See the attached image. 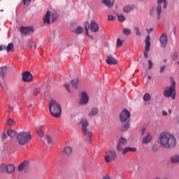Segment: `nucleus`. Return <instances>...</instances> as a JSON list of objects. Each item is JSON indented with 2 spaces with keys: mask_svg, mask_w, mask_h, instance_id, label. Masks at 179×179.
I'll return each mask as SVG.
<instances>
[{
  "mask_svg": "<svg viewBox=\"0 0 179 179\" xmlns=\"http://www.w3.org/2000/svg\"><path fill=\"white\" fill-rule=\"evenodd\" d=\"M158 143L165 149H173L177 145V140L172 134L168 131H162L159 135Z\"/></svg>",
  "mask_w": 179,
  "mask_h": 179,
  "instance_id": "nucleus-1",
  "label": "nucleus"
},
{
  "mask_svg": "<svg viewBox=\"0 0 179 179\" xmlns=\"http://www.w3.org/2000/svg\"><path fill=\"white\" fill-rule=\"evenodd\" d=\"M49 111L52 117H55V118H59L61 114H62L61 104L55 99H51L49 101Z\"/></svg>",
  "mask_w": 179,
  "mask_h": 179,
  "instance_id": "nucleus-2",
  "label": "nucleus"
},
{
  "mask_svg": "<svg viewBox=\"0 0 179 179\" xmlns=\"http://www.w3.org/2000/svg\"><path fill=\"white\" fill-rule=\"evenodd\" d=\"M32 138L33 136H31L30 131H22L16 135L17 142H18L20 146H25Z\"/></svg>",
  "mask_w": 179,
  "mask_h": 179,
  "instance_id": "nucleus-3",
  "label": "nucleus"
},
{
  "mask_svg": "<svg viewBox=\"0 0 179 179\" xmlns=\"http://www.w3.org/2000/svg\"><path fill=\"white\" fill-rule=\"evenodd\" d=\"M157 6H155L151 10V15L157 14V17L158 20H160L162 17V3L163 4V8L166 9L167 8V0H156Z\"/></svg>",
  "mask_w": 179,
  "mask_h": 179,
  "instance_id": "nucleus-4",
  "label": "nucleus"
},
{
  "mask_svg": "<svg viewBox=\"0 0 179 179\" xmlns=\"http://www.w3.org/2000/svg\"><path fill=\"white\" fill-rule=\"evenodd\" d=\"M80 124L81 125V129L83 135L87 136V142L88 143H91L92 136L93 134L91 131L87 130V127H89V122L86 119H81V120L80 121Z\"/></svg>",
  "mask_w": 179,
  "mask_h": 179,
  "instance_id": "nucleus-5",
  "label": "nucleus"
},
{
  "mask_svg": "<svg viewBox=\"0 0 179 179\" xmlns=\"http://www.w3.org/2000/svg\"><path fill=\"white\" fill-rule=\"evenodd\" d=\"M85 29L86 36H89V29L91 30L92 33H97V31L100 30V25L94 20H92L90 23L85 22Z\"/></svg>",
  "mask_w": 179,
  "mask_h": 179,
  "instance_id": "nucleus-6",
  "label": "nucleus"
},
{
  "mask_svg": "<svg viewBox=\"0 0 179 179\" xmlns=\"http://www.w3.org/2000/svg\"><path fill=\"white\" fill-rule=\"evenodd\" d=\"M165 97H171L173 100L176 99V81L173 80L171 82V86L170 87L166 88L164 93Z\"/></svg>",
  "mask_w": 179,
  "mask_h": 179,
  "instance_id": "nucleus-7",
  "label": "nucleus"
},
{
  "mask_svg": "<svg viewBox=\"0 0 179 179\" xmlns=\"http://www.w3.org/2000/svg\"><path fill=\"white\" fill-rule=\"evenodd\" d=\"M117 159V153L114 150H109L106 152L104 160L106 163H111Z\"/></svg>",
  "mask_w": 179,
  "mask_h": 179,
  "instance_id": "nucleus-8",
  "label": "nucleus"
},
{
  "mask_svg": "<svg viewBox=\"0 0 179 179\" xmlns=\"http://www.w3.org/2000/svg\"><path fill=\"white\" fill-rule=\"evenodd\" d=\"M0 169L1 173H7V174H12L13 171H15V165L12 164H9L7 165L1 164Z\"/></svg>",
  "mask_w": 179,
  "mask_h": 179,
  "instance_id": "nucleus-9",
  "label": "nucleus"
},
{
  "mask_svg": "<svg viewBox=\"0 0 179 179\" xmlns=\"http://www.w3.org/2000/svg\"><path fill=\"white\" fill-rule=\"evenodd\" d=\"M129 118H131V113L127 109L123 110L120 114V122H125L126 121H128Z\"/></svg>",
  "mask_w": 179,
  "mask_h": 179,
  "instance_id": "nucleus-10",
  "label": "nucleus"
},
{
  "mask_svg": "<svg viewBox=\"0 0 179 179\" xmlns=\"http://www.w3.org/2000/svg\"><path fill=\"white\" fill-rule=\"evenodd\" d=\"M20 31L23 36H30L34 33V28L33 27H22Z\"/></svg>",
  "mask_w": 179,
  "mask_h": 179,
  "instance_id": "nucleus-11",
  "label": "nucleus"
},
{
  "mask_svg": "<svg viewBox=\"0 0 179 179\" xmlns=\"http://www.w3.org/2000/svg\"><path fill=\"white\" fill-rule=\"evenodd\" d=\"M57 17L54 14H52L51 12L48 11L43 19V22L46 24H50V22H55Z\"/></svg>",
  "mask_w": 179,
  "mask_h": 179,
  "instance_id": "nucleus-12",
  "label": "nucleus"
},
{
  "mask_svg": "<svg viewBox=\"0 0 179 179\" xmlns=\"http://www.w3.org/2000/svg\"><path fill=\"white\" fill-rule=\"evenodd\" d=\"M150 51V36H147L145 38V46L144 51L145 58H149V55L148 52Z\"/></svg>",
  "mask_w": 179,
  "mask_h": 179,
  "instance_id": "nucleus-13",
  "label": "nucleus"
},
{
  "mask_svg": "<svg viewBox=\"0 0 179 179\" xmlns=\"http://www.w3.org/2000/svg\"><path fill=\"white\" fill-rule=\"evenodd\" d=\"M22 78L23 82H25V83H30V82H33V75L29 71L22 73Z\"/></svg>",
  "mask_w": 179,
  "mask_h": 179,
  "instance_id": "nucleus-14",
  "label": "nucleus"
},
{
  "mask_svg": "<svg viewBox=\"0 0 179 179\" xmlns=\"http://www.w3.org/2000/svg\"><path fill=\"white\" fill-rule=\"evenodd\" d=\"M89 103V96L85 92H81V96L80 99V104L82 106H86Z\"/></svg>",
  "mask_w": 179,
  "mask_h": 179,
  "instance_id": "nucleus-15",
  "label": "nucleus"
},
{
  "mask_svg": "<svg viewBox=\"0 0 179 179\" xmlns=\"http://www.w3.org/2000/svg\"><path fill=\"white\" fill-rule=\"evenodd\" d=\"M167 34L166 33H162L159 38L160 45L162 48H165V47L167 46Z\"/></svg>",
  "mask_w": 179,
  "mask_h": 179,
  "instance_id": "nucleus-16",
  "label": "nucleus"
},
{
  "mask_svg": "<svg viewBox=\"0 0 179 179\" xmlns=\"http://www.w3.org/2000/svg\"><path fill=\"white\" fill-rule=\"evenodd\" d=\"M127 143H128V141L125 139V138L121 137L117 145V150L118 152H121V150H122V148L126 146Z\"/></svg>",
  "mask_w": 179,
  "mask_h": 179,
  "instance_id": "nucleus-17",
  "label": "nucleus"
},
{
  "mask_svg": "<svg viewBox=\"0 0 179 179\" xmlns=\"http://www.w3.org/2000/svg\"><path fill=\"white\" fill-rule=\"evenodd\" d=\"M13 49V43H10L7 46L1 45H0V51H7V52H10Z\"/></svg>",
  "mask_w": 179,
  "mask_h": 179,
  "instance_id": "nucleus-18",
  "label": "nucleus"
},
{
  "mask_svg": "<svg viewBox=\"0 0 179 179\" xmlns=\"http://www.w3.org/2000/svg\"><path fill=\"white\" fill-rule=\"evenodd\" d=\"M135 9V6L134 5H126L123 7V11L124 13H129Z\"/></svg>",
  "mask_w": 179,
  "mask_h": 179,
  "instance_id": "nucleus-19",
  "label": "nucleus"
},
{
  "mask_svg": "<svg viewBox=\"0 0 179 179\" xmlns=\"http://www.w3.org/2000/svg\"><path fill=\"white\" fill-rule=\"evenodd\" d=\"M106 64L108 65H115L117 64V60L113 56H108L106 59Z\"/></svg>",
  "mask_w": 179,
  "mask_h": 179,
  "instance_id": "nucleus-20",
  "label": "nucleus"
},
{
  "mask_svg": "<svg viewBox=\"0 0 179 179\" xmlns=\"http://www.w3.org/2000/svg\"><path fill=\"white\" fill-rule=\"evenodd\" d=\"M97 114H99V108H92L88 113V117L89 118H92V117H94V115H97Z\"/></svg>",
  "mask_w": 179,
  "mask_h": 179,
  "instance_id": "nucleus-21",
  "label": "nucleus"
},
{
  "mask_svg": "<svg viewBox=\"0 0 179 179\" xmlns=\"http://www.w3.org/2000/svg\"><path fill=\"white\" fill-rule=\"evenodd\" d=\"M122 155H127L128 152H136V148L126 147L121 150Z\"/></svg>",
  "mask_w": 179,
  "mask_h": 179,
  "instance_id": "nucleus-22",
  "label": "nucleus"
},
{
  "mask_svg": "<svg viewBox=\"0 0 179 179\" xmlns=\"http://www.w3.org/2000/svg\"><path fill=\"white\" fill-rule=\"evenodd\" d=\"M63 152L64 155H66V156H71L73 152L72 147L71 146L65 147Z\"/></svg>",
  "mask_w": 179,
  "mask_h": 179,
  "instance_id": "nucleus-23",
  "label": "nucleus"
},
{
  "mask_svg": "<svg viewBox=\"0 0 179 179\" xmlns=\"http://www.w3.org/2000/svg\"><path fill=\"white\" fill-rule=\"evenodd\" d=\"M7 71H8V67L6 66L0 67V78H1L3 80V78H5V75H6Z\"/></svg>",
  "mask_w": 179,
  "mask_h": 179,
  "instance_id": "nucleus-24",
  "label": "nucleus"
},
{
  "mask_svg": "<svg viewBox=\"0 0 179 179\" xmlns=\"http://www.w3.org/2000/svg\"><path fill=\"white\" fill-rule=\"evenodd\" d=\"M152 141V134L147 133V136L143 138V143L148 144Z\"/></svg>",
  "mask_w": 179,
  "mask_h": 179,
  "instance_id": "nucleus-25",
  "label": "nucleus"
},
{
  "mask_svg": "<svg viewBox=\"0 0 179 179\" xmlns=\"http://www.w3.org/2000/svg\"><path fill=\"white\" fill-rule=\"evenodd\" d=\"M102 3L108 8H112L114 6V0H102Z\"/></svg>",
  "mask_w": 179,
  "mask_h": 179,
  "instance_id": "nucleus-26",
  "label": "nucleus"
},
{
  "mask_svg": "<svg viewBox=\"0 0 179 179\" xmlns=\"http://www.w3.org/2000/svg\"><path fill=\"white\" fill-rule=\"evenodd\" d=\"M36 132L40 138H44V131H43V126L36 127Z\"/></svg>",
  "mask_w": 179,
  "mask_h": 179,
  "instance_id": "nucleus-27",
  "label": "nucleus"
},
{
  "mask_svg": "<svg viewBox=\"0 0 179 179\" xmlns=\"http://www.w3.org/2000/svg\"><path fill=\"white\" fill-rule=\"evenodd\" d=\"M27 164H29L28 162H23L18 166L19 171H23L25 167H27Z\"/></svg>",
  "mask_w": 179,
  "mask_h": 179,
  "instance_id": "nucleus-28",
  "label": "nucleus"
},
{
  "mask_svg": "<svg viewBox=\"0 0 179 179\" xmlns=\"http://www.w3.org/2000/svg\"><path fill=\"white\" fill-rule=\"evenodd\" d=\"M171 163L176 164L179 163V155H174L171 157Z\"/></svg>",
  "mask_w": 179,
  "mask_h": 179,
  "instance_id": "nucleus-29",
  "label": "nucleus"
},
{
  "mask_svg": "<svg viewBox=\"0 0 179 179\" xmlns=\"http://www.w3.org/2000/svg\"><path fill=\"white\" fill-rule=\"evenodd\" d=\"M7 135L10 136V138H15V136H16L17 134H16V131L13 130H8L7 131Z\"/></svg>",
  "mask_w": 179,
  "mask_h": 179,
  "instance_id": "nucleus-30",
  "label": "nucleus"
},
{
  "mask_svg": "<svg viewBox=\"0 0 179 179\" xmlns=\"http://www.w3.org/2000/svg\"><path fill=\"white\" fill-rule=\"evenodd\" d=\"M71 83L75 89H78V85L79 84V80H78V78L71 80Z\"/></svg>",
  "mask_w": 179,
  "mask_h": 179,
  "instance_id": "nucleus-31",
  "label": "nucleus"
},
{
  "mask_svg": "<svg viewBox=\"0 0 179 179\" xmlns=\"http://www.w3.org/2000/svg\"><path fill=\"white\" fill-rule=\"evenodd\" d=\"M143 100L144 101H150V100H152V96H150V94H145L143 96Z\"/></svg>",
  "mask_w": 179,
  "mask_h": 179,
  "instance_id": "nucleus-32",
  "label": "nucleus"
},
{
  "mask_svg": "<svg viewBox=\"0 0 179 179\" xmlns=\"http://www.w3.org/2000/svg\"><path fill=\"white\" fill-rule=\"evenodd\" d=\"M122 33L124 34V36H129L131 34V29L129 28H124L122 29Z\"/></svg>",
  "mask_w": 179,
  "mask_h": 179,
  "instance_id": "nucleus-33",
  "label": "nucleus"
},
{
  "mask_svg": "<svg viewBox=\"0 0 179 179\" xmlns=\"http://www.w3.org/2000/svg\"><path fill=\"white\" fill-rule=\"evenodd\" d=\"M74 33L76 34H82V33H83V28L81 27H78L77 29L74 31Z\"/></svg>",
  "mask_w": 179,
  "mask_h": 179,
  "instance_id": "nucleus-34",
  "label": "nucleus"
},
{
  "mask_svg": "<svg viewBox=\"0 0 179 179\" xmlns=\"http://www.w3.org/2000/svg\"><path fill=\"white\" fill-rule=\"evenodd\" d=\"M7 124L9 125V127H13V125H15V120L12 118H8L7 120Z\"/></svg>",
  "mask_w": 179,
  "mask_h": 179,
  "instance_id": "nucleus-35",
  "label": "nucleus"
},
{
  "mask_svg": "<svg viewBox=\"0 0 179 179\" xmlns=\"http://www.w3.org/2000/svg\"><path fill=\"white\" fill-rule=\"evenodd\" d=\"M117 19L119 22H125V16H124L122 14H118L117 15Z\"/></svg>",
  "mask_w": 179,
  "mask_h": 179,
  "instance_id": "nucleus-36",
  "label": "nucleus"
},
{
  "mask_svg": "<svg viewBox=\"0 0 179 179\" xmlns=\"http://www.w3.org/2000/svg\"><path fill=\"white\" fill-rule=\"evenodd\" d=\"M129 122H128L127 124H124L121 127V131H127V129H128V128H129Z\"/></svg>",
  "mask_w": 179,
  "mask_h": 179,
  "instance_id": "nucleus-37",
  "label": "nucleus"
},
{
  "mask_svg": "<svg viewBox=\"0 0 179 179\" xmlns=\"http://www.w3.org/2000/svg\"><path fill=\"white\" fill-rule=\"evenodd\" d=\"M41 90L39 87L35 88L33 92L34 96H37V94H40Z\"/></svg>",
  "mask_w": 179,
  "mask_h": 179,
  "instance_id": "nucleus-38",
  "label": "nucleus"
},
{
  "mask_svg": "<svg viewBox=\"0 0 179 179\" xmlns=\"http://www.w3.org/2000/svg\"><path fill=\"white\" fill-rule=\"evenodd\" d=\"M124 43V41H122L121 39L117 38V43L116 47H122V44Z\"/></svg>",
  "mask_w": 179,
  "mask_h": 179,
  "instance_id": "nucleus-39",
  "label": "nucleus"
},
{
  "mask_svg": "<svg viewBox=\"0 0 179 179\" xmlns=\"http://www.w3.org/2000/svg\"><path fill=\"white\" fill-rule=\"evenodd\" d=\"M108 20L113 22V21L115 20V17H114V15H109L108 16Z\"/></svg>",
  "mask_w": 179,
  "mask_h": 179,
  "instance_id": "nucleus-40",
  "label": "nucleus"
},
{
  "mask_svg": "<svg viewBox=\"0 0 179 179\" xmlns=\"http://www.w3.org/2000/svg\"><path fill=\"white\" fill-rule=\"evenodd\" d=\"M29 46L30 47V48H36V43L33 41L29 42Z\"/></svg>",
  "mask_w": 179,
  "mask_h": 179,
  "instance_id": "nucleus-41",
  "label": "nucleus"
},
{
  "mask_svg": "<svg viewBox=\"0 0 179 179\" xmlns=\"http://www.w3.org/2000/svg\"><path fill=\"white\" fill-rule=\"evenodd\" d=\"M152 150L153 152H159V147H157V145H152Z\"/></svg>",
  "mask_w": 179,
  "mask_h": 179,
  "instance_id": "nucleus-42",
  "label": "nucleus"
},
{
  "mask_svg": "<svg viewBox=\"0 0 179 179\" xmlns=\"http://www.w3.org/2000/svg\"><path fill=\"white\" fill-rule=\"evenodd\" d=\"M46 141L48 143H50V144L52 143V139H51V136H46Z\"/></svg>",
  "mask_w": 179,
  "mask_h": 179,
  "instance_id": "nucleus-43",
  "label": "nucleus"
},
{
  "mask_svg": "<svg viewBox=\"0 0 179 179\" xmlns=\"http://www.w3.org/2000/svg\"><path fill=\"white\" fill-rule=\"evenodd\" d=\"M153 68V62L150 61V59L148 60V69H152Z\"/></svg>",
  "mask_w": 179,
  "mask_h": 179,
  "instance_id": "nucleus-44",
  "label": "nucleus"
},
{
  "mask_svg": "<svg viewBox=\"0 0 179 179\" xmlns=\"http://www.w3.org/2000/svg\"><path fill=\"white\" fill-rule=\"evenodd\" d=\"M134 30L136 31V36H141L142 34L139 31V28L135 27Z\"/></svg>",
  "mask_w": 179,
  "mask_h": 179,
  "instance_id": "nucleus-45",
  "label": "nucleus"
},
{
  "mask_svg": "<svg viewBox=\"0 0 179 179\" xmlns=\"http://www.w3.org/2000/svg\"><path fill=\"white\" fill-rule=\"evenodd\" d=\"M30 2H31V0H23L24 5H30Z\"/></svg>",
  "mask_w": 179,
  "mask_h": 179,
  "instance_id": "nucleus-46",
  "label": "nucleus"
},
{
  "mask_svg": "<svg viewBox=\"0 0 179 179\" xmlns=\"http://www.w3.org/2000/svg\"><path fill=\"white\" fill-rule=\"evenodd\" d=\"M165 69H166V65L161 66L160 67V73H163V72H164Z\"/></svg>",
  "mask_w": 179,
  "mask_h": 179,
  "instance_id": "nucleus-47",
  "label": "nucleus"
},
{
  "mask_svg": "<svg viewBox=\"0 0 179 179\" xmlns=\"http://www.w3.org/2000/svg\"><path fill=\"white\" fill-rule=\"evenodd\" d=\"M64 87L69 93H71V90H69V85L68 84L64 85Z\"/></svg>",
  "mask_w": 179,
  "mask_h": 179,
  "instance_id": "nucleus-48",
  "label": "nucleus"
},
{
  "mask_svg": "<svg viewBox=\"0 0 179 179\" xmlns=\"http://www.w3.org/2000/svg\"><path fill=\"white\" fill-rule=\"evenodd\" d=\"M2 139H6V133L3 132L1 135Z\"/></svg>",
  "mask_w": 179,
  "mask_h": 179,
  "instance_id": "nucleus-49",
  "label": "nucleus"
},
{
  "mask_svg": "<svg viewBox=\"0 0 179 179\" xmlns=\"http://www.w3.org/2000/svg\"><path fill=\"white\" fill-rule=\"evenodd\" d=\"M8 113H12V111H13V108L8 106Z\"/></svg>",
  "mask_w": 179,
  "mask_h": 179,
  "instance_id": "nucleus-50",
  "label": "nucleus"
},
{
  "mask_svg": "<svg viewBox=\"0 0 179 179\" xmlns=\"http://www.w3.org/2000/svg\"><path fill=\"white\" fill-rule=\"evenodd\" d=\"M162 115H164V117H167V112L166 110H163Z\"/></svg>",
  "mask_w": 179,
  "mask_h": 179,
  "instance_id": "nucleus-51",
  "label": "nucleus"
},
{
  "mask_svg": "<svg viewBox=\"0 0 179 179\" xmlns=\"http://www.w3.org/2000/svg\"><path fill=\"white\" fill-rule=\"evenodd\" d=\"M145 132H146V129H143V130H142V132H141V134H142V135H145Z\"/></svg>",
  "mask_w": 179,
  "mask_h": 179,
  "instance_id": "nucleus-52",
  "label": "nucleus"
},
{
  "mask_svg": "<svg viewBox=\"0 0 179 179\" xmlns=\"http://www.w3.org/2000/svg\"><path fill=\"white\" fill-rule=\"evenodd\" d=\"M103 179H110V178L108 177V176H104L103 177Z\"/></svg>",
  "mask_w": 179,
  "mask_h": 179,
  "instance_id": "nucleus-53",
  "label": "nucleus"
},
{
  "mask_svg": "<svg viewBox=\"0 0 179 179\" xmlns=\"http://www.w3.org/2000/svg\"><path fill=\"white\" fill-rule=\"evenodd\" d=\"M148 79L149 80H150V79H152V76H148Z\"/></svg>",
  "mask_w": 179,
  "mask_h": 179,
  "instance_id": "nucleus-54",
  "label": "nucleus"
},
{
  "mask_svg": "<svg viewBox=\"0 0 179 179\" xmlns=\"http://www.w3.org/2000/svg\"><path fill=\"white\" fill-rule=\"evenodd\" d=\"M150 31H153V29L151 28V29H150Z\"/></svg>",
  "mask_w": 179,
  "mask_h": 179,
  "instance_id": "nucleus-55",
  "label": "nucleus"
},
{
  "mask_svg": "<svg viewBox=\"0 0 179 179\" xmlns=\"http://www.w3.org/2000/svg\"><path fill=\"white\" fill-rule=\"evenodd\" d=\"M169 113L170 114H171V110H169Z\"/></svg>",
  "mask_w": 179,
  "mask_h": 179,
  "instance_id": "nucleus-56",
  "label": "nucleus"
},
{
  "mask_svg": "<svg viewBox=\"0 0 179 179\" xmlns=\"http://www.w3.org/2000/svg\"><path fill=\"white\" fill-rule=\"evenodd\" d=\"M164 62H165V63L167 62V60L166 59L164 60Z\"/></svg>",
  "mask_w": 179,
  "mask_h": 179,
  "instance_id": "nucleus-57",
  "label": "nucleus"
},
{
  "mask_svg": "<svg viewBox=\"0 0 179 179\" xmlns=\"http://www.w3.org/2000/svg\"><path fill=\"white\" fill-rule=\"evenodd\" d=\"M0 12H3V10H1Z\"/></svg>",
  "mask_w": 179,
  "mask_h": 179,
  "instance_id": "nucleus-58",
  "label": "nucleus"
},
{
  "mask_svg": "<svg viewBox=\"0 0 179 179\" xmlns=\"http://www.w3.org/2000/svg\"><path fill=\"white\" fill-rule=\"evenodd\" d=\"M0 86H2V84H1V83H0Z\"/></svg>",
  "mask_w": 179,
  "mask_h": 179,
  "instance_id": "nucleus-59",
  "label": "nucleus"
},
{
  "mask_svg": "<svg viewBox=\"0 0 179 179\" xmlns=\"http://www.w3.org/2000/svg\"><path fill=\"white\" fill-rule=\"evenodd\" d=\"M91 37V38H93V37H92V36H90Z\"/></svg>",
  "mask_w": 179,
  "mask_h": 179,
  "instance_id": "nucleus-60",
  "label": "nucleus"
},
{
  "mask_svg": "<svg viewBox=\"0 0 179 179\" xmlns=\"http://www.w3.org/2000/svg\"><path fill=\"white\" fill-rule=\"evenodd\" d=\"M140 1H143V0H140Z\"/></svg>",
  "mask_w": 179,
  "mask_h": 179,
  "instance_id": "nucleus-61",
  "label": "nucleus"
}]
</instances>
